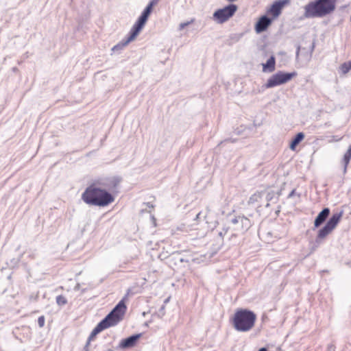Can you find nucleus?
Masks as SVG:
<instances>
[{"instance_id": "1", "label": "nucleus", "mask_w": 351, "mask_h": 351, "mask_svg": "<svg viewBox=\"0 0 351 351\" xmlns=\"http://www.w3.org/2000/svg\"><path fill=\"white\" fill-rule=\"evenodd\" d=\"M82 200L88 205L104 207L114 201V196L101 188L97 182L90 184L82 194Z\"/></svg>"}, {"instance_id": "2", "label": "nucleus", "mask_w": 351, "mask_h": 351, "mask_svg": "<svg viewBox=\"0 0 351 351\" xmlns=\"http://www.w3.org/2000/svg\"><path fill=\"white\" fill-rule=\"evenodd\" d=\"M126 310L125 302L124 300H121L112 311L95 327L88 337L87 344L94 340L97 334L106 328L116 326L121 322L125 314Z\"/></svg>"}, {"instance_id": "3", "label": "nucleus", "mask_w": 351, "mask_h": 351, "mask_svg": "<svg viewBox=\"0 0 351 351\" xmlns=\"http://www.w3.org/2000/svg\"><path fill=\"white\" fill-rule=\"evenodd\" d=\"M337 0H317L308 3L304 7L306 18H321L333 12Z\"/></svg>"}, {"instance_id": "4", "label": "nucleus", "mask_w": 351, "mask_h": 351, "mask_svg": "<svg viewBox=\"0 0 351 351\" xmlns=\"http://www.w3.org/2000/svg\"><path fill=\"white\" fill-rule=\"evenodd\" d=\"M160 0H151L149 3L147 5V6L145 8L137 21L135 23V24L132 27L128 38H127V40L121 45H115L112 50L121 49L122 47H124L127 45L130 42L132 41L136 38V37L138 36L141 30L143 29L144 25H145L149 16L150 15L151 12H152L153 7L158 4Z\"/></svg>"}, {"instance_id": "5", "label": "nucleus", "mask_w": 351, "mask_h": 351, "mask_svg": "<svg viewBox=\"0 0 351 351\" xmlns=\"http://www.w3.org/2000/svg\"><path fill=\"white\" fill-rule=\"evenodd\" d=\"M256 318V315L252 311L246 309L239 310L234 314V326L238 331H249L254 327Z\"/></svg>"}, {"instance_id": "6", "label": "nucleus", "mask_w": 351, "mask_h": 351, "mask_svg": "<svg viewBox=\"0 0 351 351\" xmlns=\"http://www.w3.org/2000/svg\"><path fill=\"white\" fill-rule=\"evenodd\" d=\"M343 215V211L334 213L326 224L319 230L316 242L319 243L325 239L337 226Z\"/></svg>"}, {"instance_id": "7", "label": "nucleus", "mask_w": 351, "mask_h": 351, "mask_svg": "<svg viewBox=\"0 0 351 351\" xmlns=\"http://www.w3.org/2000/svg\"><path fill=\"white\" fill-rule=\"evenodd\" d=\"M343 215V211L334 213L326 224L319 230L316 242L319 243L325 239L337 226Z\"/></svg>"}, {"instance_id": "8", "label": "nucleus", "mask_w": 351, "mask_h": 351, "mask_svg": "<svg viewBox=\"0 0 351 351\" xmlns=\"http://www.w3.org/2000/svg\"><path fill=\"white\" fill-rule=\"evenodd\" d=\"M227 223L231 226V228L237 232H245L251 226V222L249 219L244 216L230 215L227 218Z\"/></svg>"}, {"instance_id": "9", "label": "nucleus", "mask_w": 351, "mask_h": 351, "mask_svg": "<svg viewBox=\"0 0 351 351\" xmlns=\"http://www.w3.org/2000/svg\"><path fill=\"white\" fill-rule=\"evenodd\" d=\"M295 75V73H283L281 71L278 72L268 79L265 84V87L267 88H270L287 83V82L291 80V78L294 77Z\"/></svg>"}, {"instance_id": "10", "label": "nucleus", "mask_w": 351, "mask_h": 351, "mask_svg": "<svg viewBox=\"0 0 351 351\" xmlns=\"http://www.w3.org/2000/svg\"><path fill=\"white\" fill-rule=\"evenodd\" d=\"M237 9V5L234 4H230L223 8H221V23L227 21L230 18H231L234 14Z\"/></svg>"}, {"instance_id": "11", "label": "nucleus", "mask_w": 351, "mask_h": 351, "mask_svg": "<svg viewBox=\"0 0 351 351\" xmlns=\"http://www.w3.org/2000/svg\"><path fill=\"white\" fill-rule=\"evenodd\" d=\"M141 337V334H137L128 338L122 339L119 346L121 348H132L136 344L137 341L140 339Z\"/></svg>"}, {"instance_id": "12", "label": "nucleus", "mask_w": 351, "mask_h": 351, "mask_svg": "<svg viewBox=\"0 0 351 351\" xmlns=\"http://www.w3.org/2000/svg\"><path fill=\"white\" fill-rule=\"evenodd\" d=\"M271 20L266 16L261 17L255 26V30L257 33H261L266 30L271 24Z\"/></svg>"}, {"instance_id": "13", "label": "nucleus", "mask_w": 351, "mask_h": 351, "mask_svg": "<svg viewBox=\"0 0 351 351\" xmlns=\"http://www.w3.org/2000/svg\"><path fill=\"white\" fill-rule=\"evenodd\" d=\"M288 2V0H281L276 1L270 8V13L275 17L280 15L283 6Z\"/></svg>"}, {"instance_id": "14", "label": "nucleus", "mask_w": 351, "mask_h": 351, "mask_svg": "<svg viewBox=\"0 0 351 351\" xmlns=\"http://www.w3.org/2000/svg\"><path fill=\"white\" fill-rule=\"evenodd\" d=\"M330 214V209L328 208H324L317 216L315 219L314 225L315 227H319L328 217Z\"/></svg>"}, {"instance_id": "15", "label": "nucleus", "mask_w": 351, "mask_h": 351, "mask_svg": "<svg viewBox=\"0 0 351 351\" xmlns=\"http://www.w3.org/2000/svg\"><path fill=\"white\" fill-rule=\"evenodd\" d=\"M275 58L274 56H271L269 58L265 64H263V71H269L272 72L275 70Z\"/></svg>"}, {"instance_id": "16", "label": "nucleus", "mask_w": 351, "mask_h": 351, "mask_svg": "<svg viewBox=\"0 0 351 351\" xmlns=\"http://www.w3.org/2000/svg\"><path fill=\"white\" fill-rule=\"evenodd\" d=\"M304 134L302 132H299L290 143V149L291 150H295L297 145H298L304 139Z\"/></svg>"}, {"instance_id": "17", "label": "nucleus", "mask_w": 351, "mask_h": 351, "mask_svg": "<svg viewBox=\"0 0 351 351\" xmlns=\"http://www.w3.org/2000/svg\"><path fill=\"white\" fill-rule=\"evenodd\" d=\"M264 195H265L264 192L255 193L250 197L249 202L251 204H254L256 202H261V199Z\"/></svg>"}, {"instance_id": "18", "label": "nucleus", "mask_w": 351, "mask_h": 351, "mask_svg": "<svg viewBox=\"0 0 351 351\" xmlns=\"http://www.w3.org/2000/svg\"><path fill=\"white\" fill-rule=\"evenodd\" d=\"M351 159V145L349 147L348 149L346 152V154L343 156V163H344V171H346L347 166L348 165Z\"/></svg>"}, {"instance_id": "19", "label": "nucleus", "mask_w": 351, "mask_h": 351, "mask_svg": "<svg viewBox=\"0 0 351 351\" xmlns=\"http://www.w3.org/2000/svg\"><path fill=\"white\" fill-rule=\"evenodd\" d=\"M340 71L343 74H346L351 69V60L343 63L339 67Z\"/></svg>"}, {"instance_id": "20", "label": "nucleus", "mask_w": 351, "mask_h": 351, "mask_svg": "<svg viewBox=\"0 0 351 351\" xmlns=\"http://www.w3.org/2000/svg\"><path fill=\"white\" fill-rule=\"evenodd\" d=\"M278 197V195H276L274 191L269 192L267 193L266 195V200L267 201V203L266 204V206H269V202L272 201L274 199H277Z\"/></svg>"}, {"instance_id": "21", "label": "nucleus", "mask_w": 351, "mask_h": 351, "mask_svg": "<svg viewBox=\"0 0 351 351\" xmlns=\"http://www.w3.org/2000/svg\"><path fill=\"white\" fill-rule=\"evenodd\" d=\"M56 303L59 306H63L67 303V300L65 296L60 295L56 297Z\"/></svg>"}, {"instance_id": "22", "label": "nucleus", "mask_w": 351, "mask_h": 351, "mask_svg": "<svg viewBox=\"0 0 351 351\" xmlns=\"http://www.w3.org/2000/svg\"><path fill=\"white\" fill-rule=\"evenodd\" d=\"M38 324L40 328L44 326V325H45V317L44 316H40L38 317Z\"/></svg>"}, {"instance_id": "23", "label": "nucleus", "mask_w": 351, "mask_h": 351, "mask_svg": "<svg viewBox=\"0 0 351 351\" xmlns=\"http://www.w3.org/2000/svg\"><path fill=\"white\" fill-rule=\"evenodd\" d=\"M194 21V20H191V21L186 22V23H182L180 24L179 28L180 29H183L185 27L189 25V24L192 23Z\"/></svg>"}, {"instance_id": "24", "label": "nucleus", "mask_w": 351, "mask_h": 351, "mask_svg": "<svg viewBox=\"0 0 351 351\" xmlns=\"http://www.w3.org/2000/svg\"><path fill=\"white\" fill-rule=\"evenodd\" d=\"M327 351H335V347L332 344H330L327 347Z\"/></svg>"}, {"instance_id": "25", "label": "nucleus", "mask_w": 351, "mask_h": 351, "mask_svg": "<svg viewBox=\"0 0 351 351\" xmlns=\"http://www.w3.org/2000/svg\"><path fill=\"white\" fill-rule=\"evenodd\" d=\"M214 17L217 19H219V10H217L214 14H213Z\"/></svg>"}, {"instance_id": "26", "label": "nucleus", "mask_w": 351, "mask_h": 351, "mask_svg": "<svg viewBox=\"0 0 351 351\" xmlns=\"http://www.w3.org/2000/svg\"><path fill=\"white\" fill-rule=\"evenodd\" d=\"M300 49V47H298V49H297V51H296V58H298V56H299Z\"/></svg>"}, {"instance_id": "27", "label": "nucleus", "mask_w": 351, "mask_h": 351, "mask_svg": "<svg viewBox=\"0 0 351 351\" xmlns=\"http://www.w3.org/2000/svg\"><path fill=\"white\" fill-rule=\"evenodd\" d=\"M294 193H295V190H293L289 195V197H292L293 195H294Z\"/></svg>"}, {"instance_id": "28", "label": "nucleus", "mask_w": 351, "mask_h": 351, "mask_svg": "<svg viewBox=\"0 0 351 351\" xmlns=\"http://www.w3.org/2000/svg\"><path fill=\"white\" fill-rule=\"evenodd\" d=\"M258 351H267V350L265 348H262Z\"/></svg>"}, {"instance_id": "29", "label": "nucleus", "mask_w": 351, "mask_h": 351, "mask_svg": "<svg viewBox=\"0 0 351 351\" xmlns=\"http://www.w3.org/2000/svg\"><path fill=\"white\" fill-rule=\"evenodd\" d=\"M340 139H341L340 138H337L335 141H339Z\"/></svg>"}]
</instances>
